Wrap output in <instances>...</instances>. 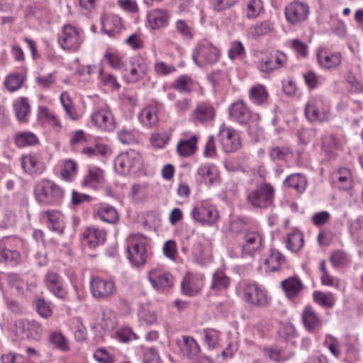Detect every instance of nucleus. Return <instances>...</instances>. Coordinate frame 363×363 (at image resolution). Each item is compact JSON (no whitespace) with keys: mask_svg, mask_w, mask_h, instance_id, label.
Returning a JSON list of instances; mask_svg holds the SVG:
<instances>
[{"mask_svg":"<svg viewBox=\"0 0 363 363\" xmlns=\"http://www.w3.org/2000/svg\"><path fill=\"white\" fill-rule=\"evenodd\" d=\"M34 195L37 201L43 205L57 206L62 201L64 190L54 182L43 179L35 185Z\"/></svg>","mask_w":363,"mask_h":363,"instance_id":"obj_1","label":"nucleus"},{"mask_svg":"<svg viewBox=\"0 0 363 363\" xmlns=\"http://www.w3.org/2000/svg\"><path fill=\"white\" fill-rule=\"evenodd\" d=\"M243 298L247 304L256 308H265L270 301L267 291L256 283H249L245 286Z\"/></svg>","mask_w":363,"mask_h":363,"instance_id":"obj_2","label":"nucleus"},{"mask_svg":"<svg viewBox=\"0 0 363 363\" xmlns=\"http://www.w3.org/2000/svg\"><path fill=\"white\" fill-rule=\"evenodd\" d=\"M128 257L135 267L143 265L147 259L145 238L141 235H134L127 247Z\"/></svg>","mask_w":363,"mask_h":363,"instance_id":"obj_3","label":"nucleus"},{"mask_svg":"<svg viewBox=\"0 0 363 363\" xmlns=\"http://www.w3.org/2000/svg\"><path fill=\"white\" fill-rule=\"evenodd\" d=\"M305 115L310 121L323 123L331 118L329 106L320 98L311 99L305 107Z\"/></svg>","mask_w":363,"mask_h":363,"instance_id":"obj_4","label":"nucleus"},{"mask_svg":"<svg viewBox=\"0 0 363 363\" xmlns=\"http://www.w3.org/2000/svg\"><path fill=\"white\" fill-rule=\"evenodd\" d=\"M115 165L121 169V173L136 172L143 167L142 156L138 151L130 149L116 157Z\"/></svg>","mask_w":363,"mask_h":363,"instance_id":"obj_5","label":"nucleus"},{"mask_svg":"<svg viewBox=\"0 0 363 363\" xmlns=\"http://www.w3.org/2000/svg\"><path fill=\"white\" fill-rule=\"evenodd\" d=\"M310 12L309 6L300 1H294L285 6L284 16L286 21L297 26L307 20Z\"/></svg>","mask_w":363,"mask_h":363,"instance_id":"obj_6","label":"nucleus"},{"mask_svg":"<svg viewBox=\"0 0 363 363\" xmlns=\"http://www.w3.org/2000/svg\"><path fill=\"white\" fill-rule=\"evenodd\" d=\"M274 193V188L269 184H264L250 192L247 196V201L253 207L267 208L273 203Z\"/></svg>","mask_w":363,"mask_h":363,"instance_id":"obj_7","label":"nucleus"},{"mask_svg":"<svg viewBox=\"0 0 363 363\" xmlns=\"http://www.w3.org/2000/svg\"><path fill=\"white\" fill-rule=\"evenodd\" d=\"M218 138L224 152L230 153L238 151L241 147L238 133L230 127L222 124L219 129Z\"/></svg>","mask_w":363,"mask_h":363,"instance_id":"obj_8","label":"nucleus"},{"mask_svg":"<svg viewBox=\"0 0 363 363\" xmlns=\"http://www.w3.org/2000/svg\"><path fill=\"white\" fill-rule=\"evenodd\" d=\"M90 289L94 298L99 301L109 299L116 291V287L113 281L100 277L91 279Z\"/></svg>","mask_w":363,"mask_h":363,"instance_id":"obj_9","label":"nucleus"},{"mask_svg":"<svg viewBox=\"0 0 363 363\" xmlns=\"http://www.w3.org/2000/svg\"><path fill=\"white\" fill-rule=\"evenodd\" d=\"M58 43L64 50L77 51L82 43L79 31L71 25H65L59 36Z\"/></svg>","mask_w":363,"mask_h":363,"instance_id":"obj_10","label":"nucleus"},{"mask_svg":"<svg viewBox=\"0 0 363 363\" xmlns=\"http://www.w3.org/2000/svg\"><path fill=\"white\" fill-rule=\"evenodd\" d=\"M285 62L286 55L277 52L261 58L257 67L261 72L269 74L283 67Z\"/></svg>","mask_w":363,"mask_h":363,"instance_id":"obj_11","label":"nucleus"},{"mask_svg":"<svg viewBox=\"0 0 363 363\" xmlns=\"http://www.w3.org/2000/svg\"><path fill=\"white\" fill-rule=\"evenodd\" d=\"M15 325L28 339L38 340L43 334L41 325L34 320H18L16 321Z\"/></svg>","mask_w":363,"mask_h":363,"instance_id":"obj_12","label":"nucleus"},{"mask_svg":"<svg viewBox=\"0 0 363 363\" xmlns=\"http://www.w3.org/2000/svg\"><path fill=\"white\" fill-rule=\"evenodd\" d=\"M149 280L154 289L163 290L173 285L174 278L172 275L162 269H154L149 272Z\"/></svg>","mask_w":363,"mask_h":363,"instance_id":"obj_13","label":"nucleus"},{"mask_svg":"<svg viewBox=\"0 0 363 363\" xmlns=\"http://www.w3.org/2000/svg\"><path fill=\"white\" fill-rule=\"evenodd\" d=\"M48 289L58 298L64 299L67 292L63 286L62 278L55 272H48L44 279Z\"/></svg>","mask_w":363,"mask_h":363,"instance_id":"obj_14","label":"nucleus"},{"mask_svg":"<svg viewBox=\"0 0 363 363\" xmlns=\"http://www.w3.org/2000/svg\"><path fill=\"white\" fill-rule=\"evenodd\" d=\"M244 242L241 245L242 255H252L261 248L262 239L256 231H247L242 235Z\"/></svg>","mask_w":363,"mask_h":363,"instance_id":"obj_15","label":"nucleus"},{"mask_svg":"<svg viewBox=\"0 0 363 363\" xmlns=\"http://www.w3.org/2000/svg\"><path fill=\"white\" fill-rule=\"evenodd\" d=\"M91 122L104 130L111 131L115 128V121L111 112L102 108L94 112L91 116Z\"/></svg>","mask_w":363,"mask_h":363,"instance_id":"obj_16","label":"nucleus"},{"mask_svg":"<svg viewBox=\"0 0 363 363\" xmlns=\"http://www.w3.org/2000/svg\"><path fill=\"white\" fill-rule=\"evenodd\" d=\"M130 82H137L143 79L147 74V65L145 60L139 55L130 59Z\"/></svg>","mask_w":363,"mask_h":363,"instance_id":"obj_17","label":"nucleus"},{"mask_svg":"<svg viewBox=\"0 0 363 363\" xmlns=\"http://www.w3.org/2000/svg\"><path fill=\"white\" fill-rule=\"evenodd\" d=\"M197 51L204 65L216 63L220 57L219 50L208 42H202L197 45Z\"/></svg>","mask_w":363,"mask_h":363,"instance_id":"obj_18","label":"nucleus"},{"mask_svg":"<svg viewBox=\"0 0 363 363\" xmlns=\"http://www.w3.org/2000/svg\"><path fill=\"white\" fill-rule=\"evenodd\" d=\"M177 345L183 355L190 359L196 357L200 352L198 343L192 337L188 335H182L177 339Z\"/></svg>","mask_w":363,"mask_h":363,"instance_id":"obj_19","label":"nucleus"},{"mask_svg":"<svg viewBox=\"0 0 363 363\" xmlns=\"http://www.w3.org/2000/svg\"><path fill=\"white\" fill-rule=\"evenodd\" d=\"M104 181V171L99 168L94 167L89 169L87 174L82 181V186L83 187L97 189L103 187Z\"/></svg>","mask_w":363,"mask_h":363,"instance_id":"obj_20","label":"nucleus"},{"mask_svg":"<svg viewBox=\"0 0 363 363\" xmlns=\"http://www.w3.org/2000/svg\"><path fill=\"white\" fill-rule=\"evenodd\" d=\"M101 21L102 31L109 37H115L123 27L121 18L118 16H102Z\"/></svg>","mask_w":363,"mask_h":363,"instance_id":"obj_21","label":"nucleus"},{"mask_svg":"<svg viewBox=\"0 0 363 363\" xmlns=\"http://www.w3.org/2000/svg\"><path fill=\"white\" fill-rule=\"evenodd\" d=\"M229 111L230 117L240 124L247 123L251 118V112L242 101L233 103Z\"/></svg>","mask_w":363,"mask_h":363,"instance_id":"obj_22","label":"nucleus"},{"mask_svg":"<svg viewBox=\"0 0 363 363\" xmlns=\"http://www.w3.org/2000/svg\"><path fill=\"white\" fill-rule=\"evenodd\" d=\"M21 167L26 173L30 175L40 174L43 170V165L38 161L35 155H24L21 157Z\"/></svg>","mask_w":363,"mask_h":363,"instance_id":"obj_23","label":"nucleus"},{"mask_svg":"<svg viewBox=\"0 0 363 363\" xmlns=\"http://www.w3.org/2000/svg\"><path fill=\"white\" fill-rule=\"evenodd\" d=\"M302 320L306 330L311 333L320 329L322 322L311 306L305 308L302 314Z\"/></svg>","mask_w":363,"mask_h":363,"instance_id":"obj_24","label":"nucleus"},{"mask_svg":"<svg viewBox=\"0 0 363 363\" xmlns=\"http://www.w3.org/2000/svg\"><path fill=\"white\" fill-rule=\"evenodd\" d=\"M193 218L202 223H213L218 219V212L211 208H194L191 211Z\"/></svg>","mask_w":363,"mask_h":363,"instance_id":"obj_25","label":"nucleus"},{"mask_svg":"<svg viewBox=\"0 0 363 363\" xmlns=\"http://www.w3.org/2000/svg\"><path fill=\"white\" fill-rule=\"evenodd\" d=\"M202 288L201 281L191 274H186L182 282V291L185 295L193 296L196 295Z\"/></svg>","mask_w":363,"mask_h":363,"instance_id":"obj_26","label":"nucleus"},{"mask_svg":"<svg viewBox=\"0 0 363 363\" xmlns=\"http://www.w3.org/2000/svg\"><path fill=\"white\" fill-rule=\"evenodd\" d=\"M5 238L0 240V262L16 266L20 262V253L16 250L8 249L4 242Z\"/></svg>","mask_w":363,"mask_h":363,"instance_id":"obj_27","label":"nucleus"},{"mask_svg":"<svg viewBox=\"0 0 363 363\" xmlns=\"http://www.w3.org/2000/svg\"><path fill=\"white\" fill-rule=\"evenodd\" d=\"M169 15L164 10L155 9L147 15V21L152 29H158L168 24Z\"/></svg>","mask_w":363,"mask_h":363,"instance_id":"obj_28","label":"nucleus"},{"mask_svg":"<svg viewBox=\"0 0 363 363\" xmlns=\"http://www.w3.org/2000/svg\"><path fill=\"white\" fill-rule=\"evenodd\" d=\"M318 63L323 67L332 69L340 65L342 61V56L340 52L328 53L320 52L317 55Z\"/></svg>","mask_w":363,"mask_h":363,"instance_id":"obj_29","label":"nucleus"},{"mask_svg":"<svg viewBox=\"0 0 363 363\" xmlns=\"http://www.w3.org/2000/svg\"><path fill=\"white\" fill-rule=\"evenodd\" d=\"M249 98L252 103L256 105H263L267 101L269 94L264 85L257 84L250 89Z\"/></svg>","mask_w":363,"mask_h":363,"instance_id":"obj_30","label":"nucleus"},{"mask_svg":"<svg viewBox=\"0 0 363 363\" xmlns=\"http://www.w3.org/2000/svg\"><path fill=\"white\" fill-rule=\"evenodd\" d=\"M284 185L294 189L298 193H303L307 186V181L303 174H291L284 181Z\"/></svg>","mask_w":363,"mask_h":363,"instance_id":"obj_31","label":"nucleus"},{"mask_svg":"<svg viewBox=\"0 0 363 363\" xmlns=\"http://www.w3.org/2000/svg\"><path fill=\"white\" fill-rule=\"evenodd\" d=\"M13 141L16 146L19 148L33 146L39 143L36 135L29 131L16 133L13 138Z\"/></svg>","mask_w":363,"mask_h":363,"instance_id":"obj_32","label":"nucleus"},{"mask_svg":"<svg viewBox=\"0 0 363 363\" xmlns=\"http://www.w3.org/2000/svg\"><path fill=\"white\" fill-rule=\"evenodd\" d=\"M281 286L286 296L293 298L301 291L303 284L298 278L290 277L281 281Z\"/></svg>","mask_w":363,"mask_h":363,"instance_id":"obj_33","label":"nucleus"},{"mask_svg":"<svg viewBox=\"0 0 363 363\" xmlns=\"http://www.w3.org/2000/svg\"><path fill=\"white\" fill-rule=\"evenodd\" d=\"M139 120L144 125L148 128L157 124L158 121L157 107L155 106H149L144 108L139 115Z\"/></svg>","mask_w":363,"mask_h":363,"instance_id":"obj_34","label":"nucleus"},{"mask_svg":"<svg viewBox=\"0 0 363 363\" xmlns=\"http://www.w3.org/2000/svg\"><path fill=\"white\" fill-rule=\"evenodd\" d=\"M194 117L201 122L210 121L215 117V109L208 103H202L197 106L194 112Z\"/></svg>","mask_w":363,"mask_h":363,"instance_id":"obj_35","label":"nucleus"},{"mask_svg":"<svg viewBox=\"0 0 363 363\" xmlns=\"http://www.w3.org/2000/svg\"><path fill=\"white\" fill-rule=\"evenodd\" d=\"M230 283V279L222 271L213 273L210 289L214 291L226 290Z\"/></svg>","mask_w":363,"mask_h":363,"instance_id":"obj_36","label":"nucleus"},{"mask_svg":"<svg viewBox=\"0 0 363 363\" xmlns=\"http://www.w3.org/2000/svg\"><path fill=\"white\" fill-rule=\"evenodd\" d=\"M284 262V257L277 250H271L269 256L265 259L264 264L267 272H275L280 269Z\"/></svg>","mask_w":363,"mask_h":363,"instance_id":"obj_37","label":"nucleus"},{"mask_svg":"<svg viewBox=\"0 0 363 363\" xmlns=\"http://www.w3.org/2000/svg\"><path fill=\"white\" fill-rule=\"evenodd\" d=\"M198 138L196 136H191L189 139L181 140L177 146V150L179 155L182 157H189L196 150V144Z\"/></svg>","mask_w":363,"mask_h":363,"instance_id":"obj_38","label":"nucleus"},{"mask_svg":"<svg viewBox=\"0 0 363 363\" xmlns=\"http://www.w3.org/2000/svg\"><path fill=\"white\" fill-rule=\"evenodd\" d=\"M97 214L103 221L108 223H115L119 219L116 209L107 204L100 206L97 210Z\"/></svg>","mask_w":363,"mask_h":363,"instance_id":"obj_39","label":"nucleus"},{"mask_svg":"<svg viewBox=\"0 0 363 363\" xmlns=\"http://www.w3.org/2000/svg\"><path fill=\"white\" fill-rule=\"evenodd\" d=\"M304 240L301 232L296 230L287 236L286 246L292 252H298L303 245Z\"/></svg>","mask_w":363,"mask_h":363,"instance_id":"obj_40","label":"nucleus"},{"mask_svg":"<svg viewBox=\"0 0 363 363\" xmlns=\"http://www.w3.org/2000/svg\"><path fill=\"white\" fill-rule=\"evenodd\" d=\"M45 214L48 218V227L52 231L59 234L63 233L64 225L60 219V215L57 211H47Z\"/></svg>","mask_w":363,"mask_h":363,"instance_id":"obj_41","label":"nucleus"},{"mask_svg":"<svg viewBox=\"0 0 363 363\" xmlns=\"http://www.w3.org/2000/svg\"><path fill=\"white\" fill-rule=\"evenodd\" d=\"M313 297L314 301L325 308H332L335 304V297L333 294L324 293L320 291L313 292Z\"/></svg>","mask_w":363,"mask_h":363,"instance_id":"obj_42","label":"nucleus"},{"mask_svg":"<svg viewBox=\"0 0 363 363\" xmlns=\"http://www.w3.org/2000/svg\"><path fill=\"white\" fill-rule=\"evenodd\" d=\"M14 109L18 121L22 122L27 121V116L30 113V105L27 99L21 98L14 104Z\"/></svg>","mask_w":363,"mask_h":363,"instance_id":"obj_43","label":"nucleus"},{"mask_svg":"<svg viewBox=\"0 0 363 363\" xmlns=\"http://www.w3.org/2000/svg\"><path fill=\"white\" fill-rule=\"evenodd\" d=\"M85 238L90 247H96L99 244L104 243L106 240V233L100 230H90Z\"/></svg>","mask_w":363,"mask_h":363,"instance_id":"obj_44","label":"nucleus"},{"mask_svg":"<svg viewBox=\"0 0 363 363\" xmlns=\"http://www.w3.org/2000/svg\"><path fill=\"white\" fill-rule=\"evenodd\" d=\"M117 323V318L115 312L112 310H105L102 313L101 327L104 330H112L115 328Z\"/></svg>","mask_w":363,"mask_h":363,"instance_id":"obj_45","label":"nucleus"},{"mask_svg":"<svg viewBox=\"0 0 363 363\" xmlns=\"http://www.w3.org/2000/svg\"><path fill=\"white\" fill-rule=\"evenodd\" d=\"M197 174L204 180L206 183L213 184L217 179V174L213 167L208 165H201L197 169Z\"/></svg>","mask_w":363,"mask_h":363,"instance_id":"obj_46","label":"nucleus"},{"mask_svg":"<svg viewBox=\"0 0 363 363\" xmlns=\"http://www.w3.org/2000/svg\"><path fill=\"white\" fill-rule=\"evenodd\" d=\"M77 172V164L75 162L71 160L65 161L63 167L61 170L62 178L67 182L72 181V178L75 176Z\"/></svg>","mask_w":363,"mask_h":363,"instance_id":"obj_47","label":"nucleus"},{"mask_svg":"<svg viewBox=\"0 0 363 363\" xmlns=\"http://www.w3.org/2000/svg\"><path fill=\"white\" fill-rule=\"evenodd\" d=\"M292 154L289 147L276 146L270 149L269 155L273 161H284Z\"/></svg>","mask_w":363,"mask_h":363,"instance_id":"obj_48","label":"nucleus"},{"mask_svg":"<svg viewBox=\"0 0 363 363\" xmlns=\"http://www.w3.org/2000/svg\"><path fill=\"white\" fill-rule=\"evenodd\" d=\"M338 187L342 190H348L352 187V178L350 172L346 168L340 169L336 174Z\"/></svg>","mask_w":363,"mask_h":363,"instance_id":"obj_49","label":"nucleus"},{"mask_svg":"<svg viewBox=\"0 0 363 363\" xmlns=\"http://www.w3.org/2000/svg\"><path fill=\"white\" fill-rule=\"evenodd\" d=\"M175 28L184 39H192L194 37V28L184 20H177L175 23Z\"/></svg>","mask_w":363,"mask_h":363,"instance_id":"obj_50","label":"nucleus"},{"mask_svg":"<svg viewBox=\"0 0 363 363\" xmlns=\"http://www.w3.org/2000/svg\"><path fill=\"white\" fill-rule=\"evenodd\" d=\"M324 345L328 347L331 354L338 358L341 354L340 342L331 335H327L324 341Z\"/></svg>","mask_w":363,"mask_h":363,"instance_id":"obj_51","label":"nucleus"},{"mask_svg":"<svg viewBox=\"0 0 363 363\" xmlns=\"http://www.w3.org/2000/svg\"><path fill=\"white\" fill-rule=\"evenodd\" d=\"M264 354L274 362H281L289 359L291 354H286L284 352L277 347H269L264 350Z\"/></svg>","mask_w":363,"mask_h":363,"instance_id":"obj_52","label":"nucleus"},{"mask_svg":"<svg viewBox=\"0 0 363 363\" xmlns=\"http://www.w3.org/2000/svg\"><path fill=\"white\" fill-rule=\"evenodd\" d=\"M60 101L67 114V116L72 120H77L79 116L76 111L74 106L72 105L69 97L66 93H63L60 96Z\"/></svg>","mask_w":363,"mask_h":363,"instance_id":"obj_53","label":"nucleus"},{"mask_svg":"<svg viewBox=\"0 0 363 363\" xmlns=\"http://www.w3.org/2000/svg\"><path fill=\"white\" fill-rule=\"evenodd\" d=\"M330 260L334 267L340 268L347 264L348 259L344 251L338 250L331 254Z\"/></svg>","mask_w":363,"mask_h":363,"instance_id":"obj_54","label":"nucleus"},{"mask_svg":"<svg viewBox=\"0 0 363 363\" xmlns=\"http://www.w3.org/2000/svg\"><path fill=\"white\" fill-rule=\"evenodd\" d=\"M37 313L43 318H48L52 315V310L49 304L44 299H37L33 302Z\"/></svg>","mask_w":363,"mask_h":363,"instance_id":"obj_55","label":"nucleus"},{"mask_svg":"<svg viewBox=\"0 0 363 363\" xmlns=\"http://www.w3.org/2000/svg\"><path fill=\"white\" fill-rule=\"evenodd\" d=\"M262 9L261 0H250L247 5V17L248 18H256Z\"/></svg>","mask_w":363,"mask_h":363,"instance_id":"obj_56","label":"nucleus"},{"mask_svg":"<svg viewBox=\"0 0 363 363\" xmlns=\"http://www.w3.org/2000/svg\"><path fill=\"white\" fill-rule=\"evenodd\" d=\"M50 340L57 348L62 351H67L69 350L67 340L61 333H52L50 337Z\"/></svg>","mask_w":363,"mask_h":363,"instance_id":"obj_57","label":"nucleus"},{"mask_svg":"<svg viewBox=\"0 0 363 363\" xmlns=\"http://www.w3.org/2000/svg\"><path fill=\"white\" fill-rule=\"evenodd\" d=\"M99 78L104 86L115 88L116 89L121 87L115 76L111 74L104 73L102 69L99 72Z\"/></svg>","mask_w":363,"mask_h":363,"instance_id":"obj_58","label":"nucleus"},{"mask_svg":"<svg viewBox=\"0 0 363 363\" xmlns=\"http://www.w3.org/2000/svg\"><path fill=\"white\" fill-rule=\"evenodd\" d=\"M23 84V80L19 74H11L8 76L4 82L5 86L10 91L18 89Z\"/></svg>","mask_w":363,"mask_h":363,"instance_id":"obj_59","label":"nucleus"},{"mask_svg":"<svg viewBox=\"0 0 363 363\" xmlns=\"http://www.w3.org/2000/svg\"><path fill=\"white\" fill-rule=\"evenodd\" d=\"M245 55V51L242 43L240 41L233 42L228 50V57L234 60L236 57H242Z\"/></svg>","mask_w":363,"mask_h":363,"instance_id":"obj_60","label":"nucleus"},{"mask_svg":"<svg viewBox=\"0 0 363 363\" xmlns=\"http://www.w3.org/2000/svg\"><path fill=\"white\" fill-rule=\"evenodd\" d=\"M192 256L195 262L203 264L206 259V247L200 242L195 243L192 250Z\"/></svg>","mask_w":363,"mask_h":363,"instance_id":"obj_61","label":"nucleus"},{"mask_svg":"<svg viewBox=\"0 0 363 363\" xmlns=\"http://www.w3.org/2000/svg\"><path fill=\"white\" fill-rule=\"evenodd\" d=\"M94 358L99 363H113L115 361L114 357L104 348H98L94 354Z\"/></svg>","mask_w":363,"mask_h":363,"instance_id":"obj_62","label":"nucleus"},{"mask_svg":"<svg viewBox=\"0 0 363 363\" xmlns=\"http://www.w3.org/2000/svg\"><path fill=\"white\" fill-rule=\"evenodd\" d=\"M1 363H25V357L14 352H7L1 356Z\"/></svg>","mask_w":363,"mask_h":363,"instance_id":"obj_63","label":"nucleus"},{"mask_svg":"<svg viewBox=\"0 0 363 363\" xmlns=\"http://www.w3.org/2000/svg\"><path fill=\"white\" fill-rule=\"evenodd\" d=\"M143 363H162L158 351L154 347L147 349L143 355Z\"/></svg>","mask_w":363,"mask_h":363,"instance_id":"obj_64","label":"nucleus"}]
</instances>
